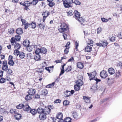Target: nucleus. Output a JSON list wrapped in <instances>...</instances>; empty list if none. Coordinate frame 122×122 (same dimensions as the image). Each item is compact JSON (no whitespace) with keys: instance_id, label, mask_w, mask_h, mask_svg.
<instances>
[{"instance_id":"1","label":"nucleus","mask_w":122,"mask_h":122,"mask_svg":"<svg viewBox=\"0 0 122 122\" xmlns=\"http://www.w3.org/2000/svg\"><path fill=\"white\" fill-rule=\"evenodd\" d=\"M60 27H61L58 29V30L61 33L65 32L68 31L69 30L68 25L65 23H62Z\"/></svg>"},{"instance_id":"2","label":"nucleus","mask_w":122,"mask_h":122,"mask_svg":"<svg viewBox=\"0 0 122 122\" xmlns=\"http://www.w3.org/2000/svg\"><path fill=\"white\" fill-rule=\"evenodd\" d=\"M63 1V4L65 7L67 8L69 7H71L73 6L72 5L70 4L73 3V0H62Z\"/></svg>"},{"instance_id":"3","label":"nucleus","mask_w":122,"mask_h":122,"mask_svg":"<svg viewBox=\"0 0 122 122\" xmlns=\"http://www.w3.org/2000/svg\"><path fill=\"white\" fill-rule=\"evenodd\" d=\"M36 52H38L40 53H41L43 54H46L47 52V49L44 47H41L40 49L37 48L36 49Z\"/></svg>"},{"instance_id":"4","label":"nucleus","mask_w":122,"mask_h":122,"mask_svg":"<svg viewBox=\"0 0 122 122\" xmlns=\"http://www.w3.org/2000/svg\"><path fill=\"white\" fill-rule=\"evenodd\" d=\"M100 75L102 78H105L108 75L107 71L103 70L101 72Z\"/></svg>"},{"instance_id":"5","label":"nucleus","mask_w":122,"mask_h":122,"mask_svg":"<svg viewBox=\"0 0 122 122\" xmlns=\"http://www.w3.org/2000/svg\"><path fill=\"white\" fill-rule=\"evenodd\" d=\"M36 50L35 52L36 54L34 57V59L37 61L41 60V56L39 54L40 53L38 52H36Z\"/></svg>"},{"instance_id":"6","label":"nucleus","mask_w":122,"mask_h":122,"mask_svg":"<svg viewBox=\"0 0 122 122\" xmlns=\"http://www.w3.org/2000/svg\"><path fill=\"white\" fill-rule=\"evenodd\" d=\"M30 109H31V108L28 105V104H26L25 105H24L23 110L26 112L29 113V111Z\"/></svg>"},{"instance_id":"7","label":"nucleus","mask_w":122,"mask_h":122,"mask_svg":"<svg viewBox=\"0 0 122 122\" xmlns=\"http://www.w3.org/2000/svg\"><path fill=\"white\" fill-rule=\"evenodd\" d=\"M44 106H40L37 109V112L39 113H44Z\"/></svg>"},{"instance_id":"8","label":"nucleus","mask_w":122,"mask_h":122,"mask_svg":"<svg viewBox=\"0 0 122 122\" xmlns=\"http://www.w3.org/2000/svg\"><path fill=\"white\" fill-rule=\"evenodd\" d=\"M47 11L46 10L45 12H44L42 14V15L43 16V18L42 19L43 21V22H44L45 20L46 19V18L50 15V13L48 11H47V13L46 16V13Z\"/></svg>"},{"instance_id":"9","label":"nucleus","mask_w":122,"mask_h":122,"mask_svg":"<svg viewBox=\"0 0 122 122\" xmlns=\"http://www.w3.org/2000/svg\"><path fill=\"white\" fill-rule=\"evenodd\" d=\"M46 115L45 113H42L40 114L39 117V119L41 121H44L46 119Z\"/></svg>"},{"instance_id":"10","label":"nucleus","mask_w":122,"mask_h":122,"mask_svg":"<svg viewBox=\"0 0 122 122\" xmlns=\"http://www.w3.org/2000/svg\"><path fill=\"white\" fill-rule=\"evenodd\" d=\"M74 15L73 16V17H74L76 20H78V18L81 16L80 13L77 10L74 11Z\"/></svg>"},{"instance_id":"11","label":"nucleus","mask_w":122,"mask_h":122,"mask_svg":"<svg viewBox=\"0 0 122 122\" xmlns=\"http://www.w3.org/2000/svg\"><path fill=\"white\" fill-rule=\"evenodd\" d=\"M44 113H45L46 115L49 114L51 112V109H49L48 107H44Z\"/></svg>"},{"instance_id":"12","label":"nucleus","mask_w":122,"mask_h":122,"mask_svg":"<svg viewBox=\"0 0 122 122\" xmlns=\"http://www.w3.org/2000/svg\"><path fill=\"white\" fill-rule=\"evenodd\" d=\"M16 33L18 35H21L23 33L22 29L21 28H18L16 30Z\"/></svg>"},{"instance_id":"13","label":"nucleus","mask_w":122,"mask_h":122,"mask_svg":"<svg viewBox=\"0 0 122 122\" xmlns=\"http://www.w3.org/2000/svg\"><path fill=\"white\" fill-rule=\"evenodd\" d=\"M36 91L35 89H30L28 92V93L30 95H34L35 94Z\"/></svg>"},{"instance_id":"14","label":"nucleus","mask_w":122,"mask_h":122,"mask_svg":"<svg viewBox=\"0 0 122 122\" xmlns=\"http://www.w3.org/2000/svg\"><path fill=\"white\" fill-rule=\"evenodd\" d=\"M97 86L96 84H94L91 87V89L92 90V91L93 93L96 91L97 90Z\"/></svg>"},{"instance_id":"15","label":"nucleus","mask_w":122,"mask_h":122,"mask_svg":"<svg viewBox=\"0 0 122 122\" xmlns=\"http://www.w3.org/2000/svg\"><path fill=\"white\" fill-rule=\"evenodd\" d=\"M76 85L79 86H82L83 84V82L82 80L81 79H79L75 82Z\"/></svg>"},{"instance_id":"16","label":"nucleus","mask_w":122,"mask_h":122,"mask_svg":"<svg viewBox=\"0 0 122 122\" xmlns=\"http://www.w3.org/2000/svg\"><path fill=\"white\" fill-rule=\"evenodd\" d=\"M37 112V110L35 109H32L31 108L29 113H31L33 115H35Z\"/></svg>"},{"instance_id":"17","label":"nucleus","mask_w":122,"mask_h":122,"mask_svg":"<svg viewBox=\"0 0 122 122\" xmlns=\"http://www.w3.org/2000/svg\"><path fill=\"white\" fill-rule=\"evenodd\" d=\"M30 43V41L29 40H25L23 41V44L24 46H29Z\"/></svg>"},{"instance_id":"18","label":"nucleus","mask_w":122,"mask_h":122,"mask_svg":"<svg viewBox=\"0 0 122 122\" xmlns=\"http://www.w3.org/2000/svg\"><path fill=\"white\" fill-rule=\"evenodd\" d=\"M90 97H87L86 96H83V98L85 100V101L86 103H89L90 102Z\"/></svg>"},{"instance_id":"19","label":"nucleus","mask_w":122,"mask_h":122,"mask_svg":"<svg viewBox=\"0 0 122 122\" xmlns=\"http://www.w3.org/2000/svg\"><path fill=\"white\" fill-rule=\"evenodd\" d=\"M108 71L111 75L115 73V70L112 67L109 68L108 70Z\"/></svg>"},{"instance_id":"20","label":"nucleus","mask_w":122,"mask_h":122,"mask_svg":"<svg viewBox=\"0 0 122 122\" xmlns=\"http://www.w3.org/2000/svg\"><path fill=\"white\" fill-rule=\"evenodd\" d=\"M14 117L17 120H19L21 118V116L20 114L16 112L15 114Z\"/></svg>"},{"instance_id":"21","label":"nucleus","mask_w":122,"mask_h":122,"mask_svg":"<svg viewBox=\"0 0 122 122\" xmlns=\"http://www.w3.org/2000/svg\"><path fill=\"white\" fill-rule=\"evenodd\" d=\"M63 114L61 112L58 113L56 115V118L59 119H62L63 117Z\"/></svg>"},{"instance_id":"22","label":"nucleus","mask_w":122,"mask_h":122,"mask_svg":"<svg viewBox=\"0 0 122 122\" xmlns=\"http://www.w3.org/2000/svg\"><path fill=\"white\" fill-rule=\"evenodd\" d=\"M77 66L78 68L82 69L84 67L83 64L81 62H78L77 64Z\"/></svg>"},{"instance_id":"23","label":"nucleus","mask_w":122,"mask_h":122,"mask_svg":"<svg viewBox=\"0 0 122 122\" xmlns=\"http://www.w3.org/2000/svg\"><path fill=\"white\" fill-rule=\"evenodd\" d=\"M81 24H83V25H84V24H83V23H84L85 21V19H84L82 17H79L78 18V20Z\"/></svg>"},{"instance_id":"24","label":"nucleus","mask_w":122,"mask_h":122,"mask_svg":"<svg viewBox=\"0 0 122 122\" xmlns=\"http://www.w3.org/2000/svg\"><path fill=\"white\" fill-rule=\"evenodd\" d=\"M30 25L31 26V28L32 29H35L36 27V23L35 21H32L30 24Z\"/></svg>"},{"instance_id":"25","label":"nucleus","mask_w":122,"mask_h":122,"mask_svg":"<svg viewBox=\"0 0 122 122\" xmlns=\"http://www.w3.org/2000/svg\"><path fill=\"white\" fill-rule=\"evenodd\" d=\"M92 47L90 46H87L85 48V52H90L92 51Z\"/></svg>"},{"instance_id":"26","label":"nucleus","mask_w":122,"mask_h":122,"mask_svg":"<svg viewBox=\"0 0 122 122\" xmlns=\"http://www.w3.org/2000/svg\"><path fill=\"white\" fill-rule=\"evenodd\" d=\"M15 45L14 48L15 50H19L21 47V45L18 43H16Z\"/></svg>"},{"instance_id":"27","label":"nucleus","mask_w":122,"mask_h":122,"mask_svg":"<svg viewBox=\"0 0 122 122\" xmlns=\"http://www.w3.org/2000/svg\"><path fill=\"white\" fill-rule=\"evenodd\" d=\"M24 105L22 103H21L16 106V108L17 109H21L23 108Z\"/></svg>"},{"instance_id":"28","label":"nucleus","mask_w":122,"mask_h":122,"mask_svg":"<svg viewBox=\"0 0 122 122\" xmlns=\"http://www.w3.org/2000/svg\"><path fill=\"white\" fill-rule=\"evenodd\" d=\"M66 69L65 70V71L67 72H69L71 71L72 69V67L71 66H67L66 68H65Z\"/></svg>"},{"instance_id":"29","label":"nucleus","mask_w":122,"mask_h":122,"mask_svg":"<svg viewBox=\"0 0 122 122\" xmlns=\"http://www.w3.org/2000/svg\"><path fill=\"white\" fill-rule=\"evenodd\" d=\"M116 71V75H114V76H115L116 78L117 79L121 76V74L119 71Z\"/></svg>"},{"instance_id":"30","label":"nucleus","mask_w":122,"mask_h":122,"mask_svg":"<svg viewBox=\"0 0 122 122\" xmlns=\"http://www.w3.org/2000/svg\"><path fill=\"white\" fill-rule=\"evenodd\" d=\"M102 42V46L104 47H106L108 43L106 41H103Z\"/></svg>"},{"instance_id":"31","label":"nucleus","mask_w":122,"mask_h":122,"mask_svg":"<svg viewBox=\"0 0 122 122\" xmlns=\"http://www.w3.org/2000/svg\"><path fill=\"white\" fill-rule=\"evenodd\" d=\"M7 65H3L2 67V69L4 71H6L8 69H9Z\"/></svg>"},{"instance_id":"32","label":"nucleus","mask_w":122,"mask_h":122,"mask_svg":"<svg viewBox=\"0 0 122 122\" xmlns=\"http://www.w3.org/2000/svg\"><path fill=\"white\" fill-rule=\"evenodd\" d=\"M74 89L76 91H77L79 90L80 89V87L79 86L76 85H75L74 86Z\"/></svg>"},{"instance_id":"33","label":"nucleus","mask_w":122,"mask_h":122,"mask_svg":"<svg viewBox=\"0 0 122 122\" xmlns=\"http://www.w3.org/2000/svg\"><path fill=\"white\" fill-rule=\"evenodd\" d=\"M11 12L12 11L10 9L6 8L5 9V13L6 14H7V15H8V14H10L11 13Z\"/></svg>"},{"instance_id":"34","label":"nucleus","mask_w":122,"mask_h":122,"mask_svg":"<svg viewBox=\"0 0 122 122\" xmlns=\"http://www.w3.org/2000/svg\"><path fill=\"white\" fill-rule=\"evenodd\" d=\"M70 92V91L66 90V91L65 94L64 95V96L65 97H68L71 96V95H70V94L69 92Z\"/></svg>"},{"instance_id":"35","label":"nucleus","mask_w":122,"mask_h":122,"mask_svg":"<svg viewBox=\"0 0 122 122\" xmlns=\"http://www.w3.org/2000/svg\"><path fill=\"white\" fill-rule=\"evenodd\" d=\"M15 38L16 41H20L21 38V37L19 35H16L15 36Z\"/></svg>"},{"instance_id":"36","label":"nucleus","mask_w":122,"mask_h":122,"mask_svg":"<svg viewBox=\"0 0 122 122\" xmlns=\"http://www.w3.org/2000/svg\"><path fill=\"white\" fill-rule=\"evenodd\" d=\"M31 96V95H29V94L28 93V94L25 97V100L27 101H28L31 99L32 98Z\"/></svg>"},{"instance_id":"37","label":"nucleus","mask_w":122,"mask_h":122,"mask_svg":"<svg viewBox=\"0 0 122 122\" xmlns=\"http://www.w3.org/2000/svg\"><path fill=\"white\" fill-rule=\"evenodd\" d=\"M19 55L20 58L23 59L24 58L25 56V54L24 52H20Z\"/></svg>"},{"instance_id":"38","label":"nucleus","mask_w":122,"mask_h":122,"mask_svg":"<svg viewBox=\"0 0 122 122\" xmlns=\"http://www.w3.org/2000/svg\"><path fill=\"white\" fill-rule=\"evenodd\" d=\"M74 14V12L72 10H71L67 12V15L69 16H71L72 15Z\"/></svg>"},{"instance_id":"39","label":"nucleus","mask_w":122,"mask_h":122,"mask_svg":"<svg viewBox=\"0 0 122 122\" xmlns=\"http://www.w3.org/2000/svg\"><path fill=\"white\" fill-rule=\"evenodd\" d=\"M96 74H97V73L95 71H94L93 72H92V74H93L92 76H93L92 78H91L90 79H89V80L90 81H91V80H93V78H95V76L96 75Z\"/></svg>"},{"instance_id":"40","label":"nucleus","mask_w":122,"mask_h":122,"mask_svg":"<svg viewBox=\"0 0 122 122\" xmlns=\"http://www.w3.org/2000/svg\"><path fill=\"white\" fill-rule=\"evenodd\" d=\"M20 52L18 50H15L14 51V54L16 56H18L19 55Z\"/></svg>"},{"instance_id":"41","label":"nucleus","mask_w":122,"mask_h":122,"mask_svg":"<svg viewBox=\"0 0 122 122\" xmlns=\"http://www.w3.org/2000/svg\"><path fill=\"white\" fill-rule=\"evenodd\" d=\"M48 91L46 90H43L42 91L41 94L44 96H46L48 94Z\"/></svg>"},{"instance_id":"42","label":"nucleus","mask_w":122,"mask_h":122,"mask_svg":"<svg viewBox=\"0 0 122 122\" xmlns=\"http://www.w3.org/2000/svg\"><path fill=\"white\" fill-rule=\"evenodd\" d=\"M48 5L50 7H52L53 6H54L55 5V3L52 1H51L48 4Z\"/></svg>"},{"instance_id":"43","label":"nucleus","mask_w":122,"mask_h":122,"mask_svg":"<svg viewBox=\"0 0 122 122\" xmlns=\"http://www.w3.org/2000/svg\"><path fill=\"white\" fill-rule=\"evenodd\" d=\"M70 48L69 46H68V48L66 47L64 50V54H67L69 52V49Z\"/></svg>"},{"instance_id":"44","label":"nucleus","mask_w":122,"mask_h":122,"mask_svg":"<svg viewBox=\"0 0 122 122\" xmlns=\"http://www.w3.org/2000/svg\"><path fill=\"white\" fill-rule=\"evenodd\" d=\"M71 118L70 117H66L64 119L65 122H71Z\"/></svg>"},{"instance_id":"45","label":"nucleus","mask_w":122,"mask_h":122,"mask_svg":"<svg viewBox=\"0 0 122 122\" xmlns=\"http://www.w3.org/2000/svg\"><path fill=\"white\" fill-rule=\"evenodd\" d=\"M7 70H8V71H6L7 72V73L9 76L10 75H11L12 74V70L10 69H8Z\"/></svg>"},{"instance_id":"46","label":"nucleus","mask_w":122,"mask_h":122,"mask_svg":"<svg viewBox=\"0 0 122 122\" xmlns=\"http://www.w3.org/2000/svg\"><path fill=\"white\" fill-rule=\"evenodd\" d=\"M8 64L10 66H13L14 64V62L13 60H10L8 62Z\"/></svg>"},{"instance_id":"47","label":"nucleus","mask_w":122,"mask_h":122,"mask_svg":"<svg viewBox=\"0 0 122 122\" xmlns=\"http://www.w3.org/2000/svg\"><path fill=\"white\" fill-rule=\"evenodd\" d=\"M26 47H26L27 50L29 52H30L32 51V47L31 46L29 45V46H27Z\"/></svg>"},{"instance_id":"48","label":"nucleus","mask_w":122,"mask_h":122,"mask_svg":"<svg viewBox=\"0 0 122 122\" xmlns=\"http://www.w3.org/2000/svg\"><path fill=\"white\" fill-rule=\"evenodd\" d=\"M15 39L14 37H12L10 40V42L11 44L15 43L16 44V42L15 41Z\"/></svg>"},{"instance_id":"49","label":"nucleus","mask_w":122,"mask_h":122,"mask_svg":"<svg viewBox=\"0 0 122 122\" xmlns=\"http://www.w3.org/2000/svg\"><path fill=\"white\" fill-rule=\"evenodd\" d=\"M34 99H39L40 98V96L39 94L37 93L34 96Z\"/></svg>"},{"instance_id":"50","label":"nucleus","mask_w":122,"mask_h":122,"mask_svg":"<svg viewBox=\"0 0 122 122\" xmlns=\"http://www.w3.org/2000/svg\"><path fill=\"white\" fill-rule=\"evenodd\" d=\"M92 54L94 56H96L97 54V51L96 49H94L91 52Z\"/></svg>"},{"instance_id":"51","label":"nucleus","mask_w":122,"mask_h":122,"mask_svg":"<svg viewBox=\"0 0 122 122\" xmlns=\"http://www.w3.org/2000/svg\"><path fill=\"white\" fill-rule=\"evenodd\" d=\"M10 112L12 114H15L16 112L15 109H11L10 110Z\"/></svg>"},{"instance_id":"52","label":"nucleus","mask_w":122,"mask_h":122,"mask_svg":"<svg viewBox=\"0 0 122 122\" xmlns=\"http://www.w3.org/2000/svg\"><path fill=\"white\" fill-rule=\"evenodd\" d=\"M73 117L74 119L77 118L78 117V115L77 114V113L76 112H73Z\"/></svg>"},{"instance_id":"53","label":"nucleus","mask_w":122,"mask_h":122,"mask_svg":"<svg viewBox=\"0 0 122 122\" xmlns=\"http://www.w3.org/2000/svg\"><path fill=\"white\" fill-rule=\"evenodd\" d=\"M6 80L3 78H1L0 79V83H4L6 81Z\"/></svg>"},{"instance_id":"54","label":"nucleus","mask_w":122,"mask_h":122,"mask_svg":"<svg viewBox=\"0 0 122 122\" xmlns=\"http://www.w3.org/2000/svg\"><path fill=\"white\" fill-rule=\"evenodd\" d=\"M73 3L75 4L76 5H80L81 4V2L78 0H75L74 2H73Z\"/></svg>"},{"instance_id":"55","label":"nucleus","mask_w":122,"mask_h":122,"mask_svg":"<svg viewBox=\"0 0 122 122\" xmlns=\"http://www.w3.org/2000/svg\"><path fill=\"white\" fill-rule=\"evenodd\" d=\"M70 102L67 100L64 101L63 102V104L64 105L67 106L69 104Z\"/></svg>"},{"instance_id":"56","label":"nucleus","mask_w":122,"mask_h":122,"mask_svg":"<svg viewBox=\"0 0 122 122\" xmlns=\"http://www.w3.org/2000/svg\"><path fill=\"white\" fill-rule=\"evenodd\" d=\"M102 30V29L101 27H99L97 29V33L99 34L101 33Z\"/></svg>"},{"instance_id":"57","label":"nucleus","mask_w":122,"mask_h":122,"mask_svg":"<svg viewBox=\"0 0 122 122\" xmlns=\"http://www.w3.org/2000/svg\"><path fill=\"white\" fill-rule=\"evenodd\" d=\"M44 68H39L38 70L37 71V72L41 73L43 71Z\"/></svg>"},{"instance_id":"58","label":"nucleus","mask_w":122,"mask_h":122,"mask_svg":"<svg viewBox=\"0 0 122 122\" xmlns=\"http://www.w3.org/2000/svg\"><path fill=\"white\" fill-rule=\"evenodd\" d=\"M30 24L28 23H26L25 25L24 28L25 29H27L30 26Z\"/></svg>"},{"instance_id":"59","label":"nucleus","mask_w":122,"mask_h":122,"mask_svg":"<svg viewBox=\"0 0 122 122\" xmlns=\"http://www.w3.org/2000/svg\"><path fill=\"white\" fill-rule=\"evenodd\" d=\"M14 31V29L13 28H11L10 29V30L9 31V32L10 34H13Z\"/></svg>"},{"instance_id":"60","label":"nucleus","mask_w":122,"mask_h":122,"mask_svg":"<svg viewBox=\"0 0 122 122\" xmlns=\"http://www.w3.org/2000/svg\"><path fill=\"white\" fill-rule=\"evenodd\" d=\"M93 80H94L96 81V84H97L98 82H100L101 81V80L100 79H98L97 78H93Z\"/></svg>"},{"instance_id":"61","label":"nucleus","mask_w":122,"mask_h":122,"mask_svg":"<svg viewBox=\"0 0 122 122\" xmlns=\"http://www.w3.org/2000/svg\"><path fill=\"white\" fill-rule=\"evenodd\" d=\"M116 38V37H115L113 36L110 38V40L111 41L114 42L115 40V39Z\"/></svg>"},{"instance_id":"62","label":"nucleus","mask_w":122,"mask_h":122,"mask_svg":"<svg viewBox=\"0 0 122 122\" xmlns=\"http://www.w3.org/2000/svg\"><path fill=\"white\" fill-rule=\"evenodd\" d=\"M61 101L59 99H57L55 100L54 102L55 103H60L61 102Z\"/></svg>"},{"instance_id":"63","label":"nucleus","mask_w":122,"mask_h":122,"mask_svg":"<svg viewBox=\"0 0 122 122\" xmlns=\"http://www.w3.org/2000/svg\"><path fill=\"white\" fill-rule=\"evenodd\" d=\"M54 67V66H50L49 67H46L45 68V69L47 71H48L49 72H50V69H49V68H53Z\"/></svg>"},{"instance_id":"64","label":"nucleus","mask_w":122,"mask_h":122,"mask_svg":"<svg viewBox=\"0 0 122 122\" xmlns=\"http://www.w3.org/2000/svg\"><path fill=\"white\" fill-rule=\"evenodd\" d=\"M101 19L102 21L103 22H107L108 21V20L107 19H106L104 18H101Z\"/></svg>"}]
</instances>
